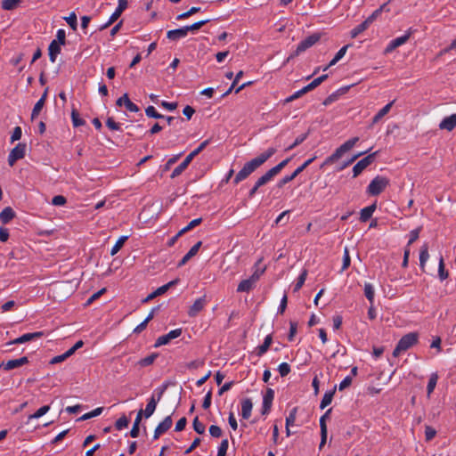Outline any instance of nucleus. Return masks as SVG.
<instances>
[{
	"mask_svg": "<svg viewBox=\"0 0 456 456\" xmlns=\"http://www.w3.org/2000/svg\"><path fill=\"white\" fill-rule=\"evenodd\" d=\"M275 152V148H268L265 152L261 153L259 156L247 162L235 175L233 179V183L238 184L241 181L245 180L254 171H256L259 167H261L265 162H266L273 155H274Z\"/></svg>",
	"mask_w": 456,
	"mask_h": 456,
	"instance_id": "f257e3e1",
	"label": "nucleus"
},
{
	"mask_svg": "<svg viewBox=\"0 0 456 456\" xmlns=\"http://www.w3.org/2000/svg\"><path fill=\"white\" fill-rule=\"evenodd\" d=\"M358 141L359 137H353L345 142L338 149H336V151L330 156L326 158V159L321 165L320 168H323L325 166L331 165L334 162L338 161L346 152L350 151Z\"/></svg>",
	"mask_w": 456,
	"mask_h": 456,
	"instance_id": "f03ea898",
	"label": "nucleus"
},
{
	"mask_svg": "<svg viewBox=\"0 0 456 456\" xmlns=\"http://www.w3.org/2000/svg\"><path fill=\"white\" fill-rule=\"evenodd\" d=\"M358 141L359 137H353L345 142L338 149H336V151L330 156L326 158V159L321 165L320 168H323L325 166L331 165L334 162L338 161L346 152L350 151Z\"/></svg>",
	"mask_w": 456,
	"mask_h": 456,
	"instance_id": "7ed1b4c3",
	"label": "nucleus"
},
{
	"mask_svg": "<svg viewBox=\"0 0 456 456\" xmlns=\"http://www.w3.org/2000/svg\"><path fill=\"white\" fill-rule=\"evenodd\" d=\"M321 39V36L318 33L312 34L308 36L306 38L302 40L297 46L295 52H293L286 60L285 63L289 62L293 58L298 56L314 45H315Z\"/></svg>",
	"mask_w": 456,
	"mask_h": 456,
	"instance_id": "20e7f679",
	"label": "nucleus"
},
{
	"mask_svg": "<svg viewBox=\"0 0 456 456\" xmlns=\"http://www.w3.org/2000/svg\"><path fill=\"white\" fill-rule=\"evenodd\" d=\"M417 342L418 335L416 333L411 332L403 336L394 349L393 355L395 357L399 356L403 352L408 350Z\"/></svg>",
	"mask_w": 456,
	"mask_h": 456,
	"instance_id": "39448f33",
	"label": "nucleus"
},
{
	"mask_svg": "<svg viewBox=\"0 0 456 456\" xmlns=\"http://www.w3.org/2000/svg\"><path fill=\"white\" fill-rule=\"evenodd\" d=\"M389 183L388 178L377 175L370 181L366 192L370 196H378L389 185Z\"/></svg>",
	"mask_w": 456,
	"mask_h": 456,
	"instance_id": "423d86ee",
	"label": "nucleus"
},
{
	"mask_svg": "<svg viewBox=\"0 0 456 456\" xmlns=\"http://www.w3.org/2000/svg\"><path fill=\"white\" fill-rule=\"evenodd\" d=\"M377 154L378 151H375L359 160L353 167V177H357L366 167L372 164Z\"/></svg>",
	"mask_w": 456,
	"mask_h": 456,
	"instance_id": "0eeeda50",
	"label": "nucleus"
},
{
	"mask_svg": "<svg viewBox=\"0 0 456 456\" xmlns=\"http://www.w3.org/2000/svg\"><path fill=\"white\" fill-rule=\"evenodd\" d=\"M128 239V236H121L118 240L117 242L115 243V245L113 246V248L110 249V254L111 256H114L116 255L119 250L120 248L124 246L125 242ZM109 253V248H106L105 245L102 246L101 248L95 249V251L94 252V255H107Z\"/></svg>",
	"mask_w": 456,
	"mask_h": 456,
	"instance_id": "6e6552de",
	"label": "nucleus"
},
{
	"mask_svg": "<svg viewBox=\"0 0 456 456\" xmlns=\"http://www.w3.org/2000/svg\"><path fill=\"white\" fill-rule=\"evenodd\" d=\"M127 8V0H118V4L115 12L110 15L109 20L100 27V30H103L113 24Z\"/></svg>",
	"mask_w": 456,
	"mask_h": 456,
	"instance_id": "1a4fd4ad",
	"label": "nucleus"
},
{
	"mask_svg": "<svg viewBox=\"0 0 456 456\" xmlns=\"http://www.w3.org/2000/svg\"><path fill=\"white\" fill-rule=\"evenodd\" d=\"M26 144L19 142L10 152L8 156V164L12 167L14 163L25 157Z\"/></svg>",
	"mask_w": 456,
	"mask_h": 456,
	"instance_id": "9d476101",
	"label": "nucleus"
},
{
	"mask_svg": "<svg viewBox=\"0 0 456 456\" xmlns=\"http://www.w3.org/2000/svg\"><path fill=\"white\" fill-rule=\"evenodd\" d=\"M182 334V329H175L173 330H170L167 334H165L163 336H160L158 338V339L155 342L154 346L159 347L164 345L168 344L172 339H175L178 337H180Z\"/></svg>",
	"mask_w": 456,
	"mask_h": 456,
	"instance_id": "9b49d317",
	"label": "nucleus"
},
{
	"mask_svg": "<svg viewBox=\"0 0 456 456\" xmlns=\"http://www.w3.org/2000/svg\"><path fill=\"white\" fill-rule=\"evenodd\" d=\"M28 362L27 356L20 357L19 359H12L7 362H2L0 363V369L4 370H11L19 367H21Z\"/></svg>",
	"mask_w": 456,
	"mask_h": 456,
	"instance_id": "f8f14e48",
	"label": "nucleus"
},
{
	"mask_svg": "<svg viewBox=\"0 0 456 456\" xmlns=\"http://www.w3.org/2000/svg\"><path fill=\"white\" fill-rule=\"evenodd\" d=\"M411 35V28H410L405 35L402 36V37H396L395 39H393L392 41H390V43L387 45L386 50H385V53H391L393 52L395 49H396L397 47L401 46L402 45L405 44L408 39L410 38Z\"/></svg>",
	"mask_w": 456,
	"mask_h": 456,
	"instance_id": "ddd939ff",
	"label": "nucleus"
},
{
	"mask_svg": "<svg viewBox=\"0 0 456 456\" xmlns=\"http://www.w3.org/2000/svg\"><path fill=\"white\" fill-rule=\"evenodd\" d=\"M208 303L207 297L202 296L196 299L192 305L188 310V315L190 317H195L198 315V314L203 310V308L206 306Z\"/></svg>",
	"mask_w": 456,
	"mask_h": 456,
	"instance_id": "4468645a",
	"label": "nucleus"
},
{
	"mask_svg": "<svg viewBox=\"0 0 456 456\" xmlns=\"http://www.w3.org/2000/svg\"><path fill=\"white\" fill-rule=\"evenodd\" d=\"M172 426L171 416H167L155 428L153 439H158L162 434L166 433Z\"/></svg>",
	"mask_w": 456,
	"mask_h": 456,
	"instance_id": "2eb2a0df",
	"label": "nucleus"
},
{
	"mask_svg": "<svg viewBox=\"0 0 456 456\" xmlns=\"http://www.w3.org/2000/svg\"><path fill=\"white\" fill-rule=\"evenodd\" d=\"M116 105L118 107H121L124 105L126 108V110L131 112H138L139 111V107L130 101L127 94H124L121 97H119L116 101Z\"/></svg>",
	"mask_w": 456,
	"mask_h": 456,
	"instance_id": "dca6fc26",
	"label": "nucleus"
},
{
	"mask_svg": "<svg viewBox=\"0 0 456 456\" xmlns=\"http://www.w3.org/2000/svg\"><path fill=\"white\" fill-rule=\"evenodd\" d=\"M177 282H178V280L176 279V280L171 281L167 282V284L158 288L156 290H154L153 292L149 294L147 296V297L143 300V302H149L150 300H152L156 297L163 295L164 293H166L169 289V288H171L172 286H174Z\"/></svg>",
	"mask_w": 456,
	"mask_h": 456,
	"instance_id": "f3484780",
	"label": "nucleus"
},
{
	"mask_svg": "<svg viewBox=\"0 0 456 456\" xmlns=\"http://www.w3.org/2000/svg\"><path fill=\"white\" fill-rule=\"evenodd\" d=\"M456 127V113L451 116L445 117L439 124L440 129L447 131H452Z\"/></svg>",
	"mask_w": 456,
	"mask_h": 456,
	"instance_id": "a211bd4d",
	"label": "nucleus"
},
{
	"mask_svg": "<svg viewBox=\"0 0 456 456\" xmlns=\"http://www.w3.org/2000/svg\"><path fill=\"white\" fill-rule=\"evenodd\" d=\"M42 336H43V332H41V331L33 332V333H26V334H23L22 336L15 338L12 342H10V344H23V343L31 341L32 339L40 338Z\"/></svg>",
	"mask_w": 456,
	"mask_h": 456,
	"instance_id": "6ab92c4d",
	"label": "nucleus"
},
{
	"mask_svg": "<svg viewBox=\"0 0 456 456\" xmlns=\"http://www.w3.org/2000/svg\"><path fill=\"white\" fill-rule=\"evenodd\" d=\"M188 35L185 26L180 28L172 29L167 31V37L171 41H177L183 37H185Z\"/></svg>",
	"mask_w": 456,
	"mask_h": 456,
	"instance_id": "aec40b11",
	"label": "nucleus"
},
{
	"mask_svg": "<svg viewBox=\"0 0 456 456\" xmlns=\"http://www.w3.org/2000/svg\"><path fill=\"white\" fill-rule=\"evenodd\" d=\"M265 265L261 264V259H259L255 265V270L253 273L248 278L255 285L258 281L260 276L265 273Z\"/></svg>",
	"mask_w": 456,
	"mask_h": 456,
	"instance_id": "412c9836",
	"label": "nucleus"
},
{
	"mask_svg": "<svg viewBox=\"0 0 456 456\" xmlns=\"http://www.w3.org/2000/svg\"><path fill=\"white\" fill-rule=\"evenodd\" d=\"M377 208L376 202L362 208L360 212V221L362 223L367 222L372 216L374 211Z\"/></svg>",
	"mask_w": 456,
	"mask_h": 456,
	"instance_id": "4be33fe9",
	"label": "nucleus"
},
{
	"mask_svg": "<svg viewBox=\"0 0 456 456\" xmlns=\"http://www.w3.org/2000/svg\"><path fill=\"white\" fill-rule=\"evenodd\" d=\"M421 231V227H418L410 232L408 244L404 249L403 256H410V245L412 244L419 239V232Z\"/></svg>",
	"mask_w": 456,
	"mask_h": 456,
	"instance_id": "5701e85b",
	"label": "nucleus"
},
{
	"mask_svg": "<svg viewBox=\"0 0 456 456\" xmlns=\"http://www.w3.org/2000/svg\"><path fill=\"white\" fill-rule=\"evenodd\" d=\"M14 217L15 212L11 207H6L0 212V221L4 224L10 223Z\"/></svg>",
	"mask_w": 456,
	"mask_h": 456,
	"instance_id": "b1692460",
	"label": "nucleus"
},
{
	"mask_svg": "<svg viewBox=\"0 0 456 456\" xmlns=\"http://www.w3.org/2000/svg\"><path fill=\"white\" fill-rule=\"evenodd\" d=\"M60 44L55 43V41H52L48 47V55L49 59L52 62L56 61L57 55L61 53V48Z\"/></svg>",
	"mask_w": 456,
	"mask_h": 456,
	"instance_id": "393cba45",
	"label": "nucleus"
},
{
	"mask_svg": "<svg viewBox=\"0 0 456 456\" xmlns=\"http://www.w3.org/2000/svg\"><path fill=\"white\" fill-rule=\"evenodd\" d=\"M253 408V403L249 398H246L241 402V416L244 419H249L251 416V411Z\"/></svg>",
	"mask_w": 456,
	"mask_h": 456,
	"instance_id": "a878e982",
	"label": "nucleus"
},
{
	"mask_svg": "<svg viewBox=\"0 0 456 456\" xmlns=\"http://www.w3.org/2000/svg\"><path fill=\"white\" fill-rule=\"evenodd\" d=\"M157 404L158 400H156L155 395H152L146 404L145 410L143 411V414L146 419L150 418L154 413Z\"/></svg>",
	"mask_w": 456,
	"mask_h": 456,
	"instance_id": "bb28decb",
	"label": "nucleus"
},
{
	"mask_svg": "<svg viewBox=\"0 0 456 456\" xmlns=\"http://www.w3.org/2000/svg\"><path fill=\"white\" fill-rule=\"evenodd\" d=\"M272 342L273 338L272 335L269 334L265 338L264 343L256 347V355H264L268 351Z\"/></svg>",
	"mask_w": 456,
	"mask_h": 456,
	"instance_id": "cd10ccee",
	"label": "nucleus"
},
{
	"mask_svg": "<svg viewBox=\"0 0 456 456\" xmlns=\"http://www.w3.org/2000/svg\"><path fill=\"white\" fill-rule=\"evenodd\" d=\"M191 160L189 158H185L182 163H180L172 172L170 177L175 178L179 176L190 165Z\"/></svg>",
	"mask_w": 456,
	"mask_h": 456,
	"instance_id": "c85d7f7f",
	"label": "nucleus"
},
{
	"mask_svg": "<svg viewBox=\"0 0 456 456\" xmlns=\"http://www.w3.org/2000/svg\"><path fill=\"white\" fill-rule=\"evenodd\" d=\"M335 392L336 387H334L333 389L329 390L324 394L320 403V408L322 410L325 409L328 405L331 403Z\"/></svg>",
	"mask_w": 456,
	"mask_h": 456,
	"instance_id": "c756f323",
	"label": "nucleus"
},
{
	"mask_svg": "<svg viewBox=\"0 0 456 456\" xmlns=\"http://www.w3.org/2000/svg\"><path fill=\"white\" fill-rule=\"evenodd\" d=\"M327 78H328V74H324V75H322L319 77L314 79L311 83H309L307 86L303 87L304 90L305 91V94L314 90V88H316Z\"/></svg>",
	"mask_w": 456,
	"mask_h": 456,
	"instance_id": "7c9ffc66",
	"label": "nucleus"
},
{
	"mask_svg": "<svg viewBox=\"0 0 456 456\" xmlns=\"http://www.w3.org/2000/svg\"><path fill=\"white\" fill-rule=\"evenodd\" d=\"M349 45H344L342 48L338 50L334 58L330 61V63L323 69V70H327L330 67L335 65L343 56L346 54Z\"/></svg>",
	"mask_w": 456,
	"mask_h": 456,
	"instance_id": "2f4dec72",
	"label": "nucleus"
},
{
	"mask_svg": "<svg viewBox=\"0 0 456 456\" xmlns=\"http://www.w3.org/2000/svg\"><path fill=\"white\" fill-rule=\"evenodd\" d=\"M255 284L248 278L241 281L237 288L238 292H249L255 288Z\"/></svg>",
	"mask_w": 456,
	"mask_h": 456,
	"instance_id": "473e14b6",
	"label": "nucleus"
},
{
	"mask_svg": "<svg viewBox=\"0 0 456 456\" xmlns=\"http://www.w3.org/2000/svg\"><path fill=\"white\" fill-rule=\"evenodd\" d=\"M274 397V392L273 389L268 388L265 395L263 397V408L266 411L271 408L272 402Z\"/></svg>",
	"mask_w": 456,
	"mask_h": 456,
	"instance_id": "72a5a7b5",
	"label": "nucleus"
},
{
	"mask_svg": "<svg viewBox=\"0 0 456 456\" xmlns=\"http://www.w3.org/2000/svg\"><path fill=\"white\" fill-rule=\"evenodd\" d=\"M370 24L369 22H367V20H365L364 21H362V23H360L358 26H356L355 28H354L351 30V32H350L351 37L355 38L358 35H360L361 33L365 31L370 27Z\"/></svg>",
	"mask_w": 456,
	"mask_h": 456,
	"instance_id": "f704fd0d",
	"label": "nucleus"
},
{
	"mask_svg": "<svg viewBox=\"0 0 456 456\" xmlns=\"http://www.w3.org/2000/svg\"><path fill=\"white\" fill-rule=\"evenodd\" d=\"M275 175H276V174L271 168L265 175H263L256 180L257 184H260V186L262 187L265 184H266L268 182H270Z\"/></svg>",
	"mask_w": 456,
	"mask_h": 456,
	"instance_id": "c9c22d12",
	"label": "nucleus"
},
{
	"mask_svg": "<svg viewBox=\"0 0 456 456\" xmlns=\"http://www.w3.org/2000/svg\"><path fill=\"white\" fill-rule=\"evenodd\" d=\"M71 120L74 127L84 126L86 121L80 118L78 111L76 109L71 110Z\"/></svg>",
	"mask_w": 456,
	"mask_h": 456,
	"instance_id": "e433bc0d",
	"label": "nucleus"
},
{
	"mask_svg": "<svg viewBox=\"0 0 456 456\" xmlns=\"http://www.w3.org/2000/svg\"><path fill=\"white\" fill-rule=\"evenodd\" d=\"M306 276H307V270L306 269L302 270L301 273L299 274V276L297 278L296 284L294 285V288H293L294 292H297L302 288V286L304 285V283L306 280Z\"/></svg>",
	"mask_w": 456,
	"mask_h": 456,
	"instance_id": "4c0bfd02",
	"label": "nucleus"
},
{
	"mask_svg": "<svg viewBox=\"0 0 456 456\" xmlns=\"http://www.w3.org/2000/svg\"><path fill=\"white\" fill-rule=\"evenodd\" d=\"M158 357V354L157 353H153L144 358H142L139 362H138V365L141 366V367H147V366H150L151 365L154 361L156 360V358Z\"/></svg>",
	"mask_w": 456,
	"mask_h": 456,
	"instance_id": "58836bf2",
	"label": "nucleus"
},
{
	"mask_svg": "<svg viewBox=\"0 0 456 456\" xmlns=\"http://www.w3.org/2000/svg\"><path fill=\"white\" fill-rule=\"evenodd\" d=\"M20 2L21 0H3L1 2V6L4 10L11 11L14 10Z\"/></svg>",
	"mask_w": 456,
	"mask_h": 456,
	"instance_id": "ea45409f",
	"label": "nucleus"
},
{
	"mask_svg": "<svg viewBox=\"0 0 456 456\" xmlns=\"http://www.w3.org/2000/svg\"><path fill=\"white\" fill-rule=\"evenodd\" d=\"M309 134H310V131H307L306 133L302 134L299 136H297L295 139L294 142L292 144H290L289 147H287L285 151H291L294 148H296L297 146H298L299 144H301L304 141L306 140V138L308 137Z\"/></svg>",
	"mask_w": 456,
	"mask_h": 456,
	"instance_id": "a19ab883",
	"label": "nucleus"
},
{
	"mask_svg": "<svg viewBox=\"0 0 456 456\" xmlns=\"http://www.w3.org/2000/svg\"><path fill=\"white\" fill-rule=\"evenodd\" d=\"M448 271L445 270V266H444V258H439V262H438V277L440 279V281H444L448 278Z\"/></svg>",
	"mask_w": 456,
	"mask_h": 456,
	"instance_id": "79ce46f5",
	"label": "nucleus"
},
{
	"mask_svg": "<svg viewBox=\"0 0 456 456\" xmlns=\"http://www.w3.org/2000/svg\"><path fill=\"white\" fill-rule=\"evenodd\" d=\"M51 407L50 405H44L41 408H39L35 413L28 416V420H31L33 419H39L45 414H46L50 411Z\"/></svg>",
	"mask_w": 456,
	"mask_h": 456,
	"instance_id": "37998d69",
	"label": "nucleus"
},
{
	"mask_svg": "<svg viewBox=\"0 0 456 456\" xmlns=\"http://www.w3.org/2000/svg\"><path fill=\"white\" fill-rule=\"evenodd\" d=\"M437 379H438V376L436 373H433L430 376L428 386H427V391H428V396L433 393V391L436 386Z\"/></svg>",
	"mask_w": 456,
	"mask_h": 456,
	"instance_id": "c03bdc74",
	"label": "nucleus"
},
{
	"mask_svg": "<svg viewBox=\"0 0 456 456\" xmlns=\"http://www.w3.org/2000/svg\"><path fill=\"white\" fill-rule=\"evenodd\" d=\"M364 295L366 298L372 303L374 300L375 290L374 287L370 283L364 284Z\"/></svg>",
	"mask_w": 456,
	"mask_h": 456,
	"instance_id": "a18cd8bd",
	"label": "nucleus"
},
{
	"mask_svg": "<svg viewBox=\"0 0 456 456\" xmlns=\"http://www.w3.org/2000/svg\"><path fill=\"white\" fill-rule=\"evenodd\" d=\"M145 114L147 117L156 118V119H160V118H165V116L159 113L153 106H148L145 109Z\"/></svg>",
	"mask_w": 456,
	"mask_h": 456,
	"instance_id": "49530a36",
	"label": "nucleus"
},
{
	"mask_svg": "<svg viewBox=\"0 0 456 456\" xmlns=\"http://www.w3.org/2000/svg\"><path fill=\"white\" fill-rule=\"evenodd\" d=\"M210 21V20H200V21H197L191 25H189V26H185V29L187 31V33L189 31H195V30H198L200 29L201 27H203L204 25H206L207 23H208Z\"/></svg>",
	"mask_w": 456,
	"mask_h": 456,
	"instance_id": "de8ad7c7",
	"label": "nucleus"
},
{
	"mask_svg": "<svg viewBox=\"0 0 456 456\" xmlns=\"http://www.w3.org/2000/svg\"><path fill=\"white\" fill-rule=\"evenodd\" d=\"M200 11V7L193 6L191 9H189L187 12L179 14L176 17V20H180L187 19L190 16H191L192 14H195V13L199 12Z\"/></svg>",
	"mask_w": 456,
	"mask_h": 456,
	"instance_id": "09e8293b",
	"label": "nucleus"
},
{
	"mask_svg": "<svg viewBox=\"0 0 456 456\" xmlns=\"http://www.w3.org/2000/svg\"><path fill=\"white\" fill-rule=\"evenodd\" d=\"M64 20L67 21V23L69 25V27L75 31L77 28V15L73 12H71L68 17H65Z\"/></svg>",
	"mask_w": 456,
	"mask_h": 456,
	"instance_id": "8fccbe9b",
	"label": "nucleus"
},
{
	"mask_svg": "<svg viewBox=\"0 0 456 456\" xmlns=\"http://www.w3.org/2000/svg\"><path fill=\"white\" fill-rule=\"evenodd\" d=\"M128 424H129V419H128V418H127L126 416L123 415V416H121V417H120V418L116 421L115 426H116V428H117L118 430H122V429H124V428H127Z\"/></svg>",
	"mask_w": 456,
	"mask_h": 456,
	"instance_id": "3c124183",
	"label": "nucleus"
},
{
	"mask_svg": "<svg viewBox=\"0 0 456 456\" xmlns=\"http://www.w3.org/2000/svg\"><path fill=\"white\" fill-rule=\"evenodd\" d=\"M102 411H103L102 407H98V408L93 410L92 411L84 414L79 419L86 420L91 418L97 417L102 412Z\"/></svg>",
	"mask_w": 456,
	"mask_h": 456,
	"instance_id": "603ef678",
	"label": "nucleus"
},
{
	"mask_svg": "<svg viewBox=\"0 0 456 456\" xmlns=\"http://www.w3.org/2000/svg\"><path fill=\"white\" fill-rule=\"evenodd\" d=\"M193 429L200 435L204 434L205 425L199 420L198 417H195L192 422Z\"/></svg>",
	"mask_w": 456,
	"mask_h": 456,
	"instance_id": "864d4df0",
	"label": "nucleus"
},
{
	"mask_svg": "<svg viewBox=\"0 0 456 456\" xmlns=\"http://www.w3.org/2000/svg\"><path fill=\"white\" fill-rule=\"evenodd\" d=\"M106 126L108 128L113 131H120L121 130V125L120 123H118L114 120L113 118L110 117L106 120Z\"/></svg>",
	"mask_w": 456,
	"mask_h": 456,
	"instance_id": "5fc2aeb1",
	"label": "nucleus"
},
{
	"mask_svg": "<svg viewBox=\"0 0 456 456\" xmlns=\"http://www.w3.org/2000/svg\"><path fill=\"white\" fill-rule=\"evenodd\" d=\"M317 157L316 156H314L313 158L307 159L306 161H305L300 167H298L294 172L293 174L296 175V177L300 174L302 173L310 164H312L314 159H316Z\"/></svg>",
	"mask_w": 456,
	"mask_h": 456,
	"instance_id": "6e6d98bb",
	"label": "nucleus"
},
{
	"mask_svg": "<svg viewBox=\"0 0 456 456\" xmlns=\"http://www.w3.org/2000/svg\"><path fill=\"white\" fill-rule=\"evenodd\" d=\"M45 105V102H41V101H37L32 110V113H31V119H35L40 113V111L42 110L43 107Z\"/></svg>",
	"mask_w": 456,
	"mask_h": 456,
	"instance_id": "4d7b16f0",
	"label": "nucleus"
},
{
	"mask_svg": "<svg viewBox=\"0 0 456 456\" xmlns=\"http://www.w3.org/2000/svg\"><path fill=\"white\" fill-rule=\"evenodd\" d=\"M297 417V408H293L286 417V426L290 427L295 424Z\"/></svg>",
	"mask_w": 456,
	"mask_h": 456,
	"instance_id": "13d9d810",
	"label": "nucleus"
},
{
	"mask_svg": "<svg viewBox=\"0 0 456 456\" xmlns=\"http://www.w3.org/2000/svg\"><path fill=\"white\" fill-rule=\"evenodd\" d=\"M331 409H329L324 415H322L320 419V428H321V434H327V426H326V418L330 413Z\"/></svg>",
	"mask_w": 456,
	"mask_h": 456,
	"instance_id": "bf43d9fd",
	"label": "nucleus"
},
{
	"mask_svg": "<svg viewBox=\"0 0 456 456\" xmlns=\"http://www.w3.org/2000/svg\"><path fill=\"white\" fill-rule=\"evenodd\" d=\"M55 43H58L61 45H66V33L64 29H59L56 34V39H54Z\"/></svg>",
	"mask_w": 456,
	"mask_h": 456,
	"instance_id": "052dcab7",
	"label": "nucleus"
},
{
	"mask_svg": "<svg viewBox=\"0 0 456 456\" xmlns=\"http://www.w3.org/2000/svg\"><path fill=\"white\" fill-rule=\"evenodd\" d=\"M278 371L281 377H286L290 372V366L287 362H281L278 366Z\"/></svg>",
	"mask_w": 456,
	"mask_h": 456,
	"instance_id": "680f3d73",
	"label": "nucleus"
},
{
	"mask_svg": "<svg viewBox=\"0 0 456 456\" xmlns=\"http://www.w3.org/2000/svg\"><path fill=\"white\" fill-rule=\"evenodd\" d=\"M291 159H292V157L287 158L286 159L282 160L275 167H272V169L273 170V172L276 175H278L289 163Z\"/></svg>",
	"mask_w": 456,
	"mask_h": 456,
	"instance_id": "e2e57ef3",
	"label": "nucleus"
},
{
	"mask_svg": "<svg viewBox=\"0 0 456 456\" xmlns=\"http://www.w3.org/2000/svg\"><path fill=\"white\" fill-rule=\"evenodd\" d=\"M228 446H229L228 440L227 439H224L221 442V444H220V445L218 447V451H217V455L216 456H225L227 449H228Z\"/></svg>",
	"mask_w": 456,
	"mask_h": 456,
	"instance_id": "0e129e2a",
	"label": "nucleus"
},
{
	"mask_svg": "<svg viewBox=\"0 0 456 456\" xmlns=\"http://www.w3.org/2000/svg\"><path fill=\"white\" fill-rule=\"evenodd\" d=\"M305 94V91L304 90V88H302V89L297 91L296 93H294L292 95H290L288 98H286L284 102L285 103L291 102L295 101L296 99H298L299 97H301Z\"/></svg>",
	"mask_w": 456,
	"mask_h": 456,
	"instance_id": "69168bd1",
	"label": "nucleus"
},
{
	"mask_svg": "<svg viewBox=\"0 0 456 456\" xmlns=\"http://www.w3.org/2000/svg\"><path fill=\"white\" fill-rule=\"evenodd\" d=\"M295 178H296V175L293 173L291 175H286V176H284L283 178H281L278 182L277 187L278 188H282L285 184H287L288 183L291 182Z\"/></svg>",
	"mask_w": 456,
	"mask_h": 456,
	"instance_id": "338daca9",
	"label": "nucleus"
},
{
	"mask_svg": "<svg viewBox=\"0 0 456 456\" xmlns=\"http://www.w3.org/2000/svg\"><path fill=\"white\" fill-rule=\"evenodd\" d=\"M67 202V200L62 195H56L52 200V204L54 206H63Z\"/></svg>",
	"mask_w": 456,
	"mask_h": 456,
	"instance_id": "774afa93",
	"label": "nucleus"
}]
</instances>
